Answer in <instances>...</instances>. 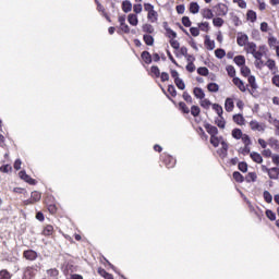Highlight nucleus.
<instances>
[{"label":"nucleus","instance_id":"62","mask_svg":"<svg viewBox=\"0 0 279 279\" xmlns=\"http://www.w3.org/2000/svg\"><path fill=\"white\" fill-rule=\"evenodd\" d=\"M190 34H192L194 37L199 36V28H197V27H191V28H190Z\"/></svg>","mask_w":279,"mask_h":279},{"label":"nucleus","instance_id":"22","mask_svg":"<svg viewBox=\"0 0 279 279\" xmlns=\"http://www.w3.org/2000/svg\"><path fill=\"white\" fill-rule=\"evenodd\" d=\"M142 31H143L145 34H154V32H155L154 26H153L151 24H149V23L143 24Z\"/></svg>","mask_w":279,"mask_h":279},{"label":"nucleus","instance_id":"60","mask_svg":"<svg viewBox=\"0 0 279 279\" xmlns=\"http://www.w3.org/2000/svg\"><path fill=\"white\" fill-rule=\"evenodd\" d=\"M182 23H183L184 27H191V25H192L191 19H189V16H183Z\"/></svg>","mask_w":279,"mask_h":279},{"label":"nucleus","instance_id":"26","mask_svg":"<svg viewBox=\"0 0 279 279\" xmlns=\"http://www.w3.org/2000/svg\"><path fill=\"white\" fill-rule=\"evenodd\" d=\"M143 40H144L145 45H147L148 47L154 46V36H151V35H144L143 36Z\"/></svg>","mask_w":279,"mask_h":279},{"label":"nucleus","instance_id":"4","mask_svg":"<svg viewBox=\"0 0 279 279\" xmlns=\"http://www.w3.org/2000/svg\"><path fill=\"white\" fill-rule=\"evenodd\" d=\"M248 43H250V37L247 36V34H243V33L238 34L236 44L239 45V47L245 48Z\"/></svg>","mask_w":279,"mask_h":279},{"label":"nucleus","instance_id":"1","mask_svg":"<svg viewBox=\"0 0 279 279\" xmlns=\"http://www.w3.org/2000/svg\"><path fill=\"white\" fill-rule=\"evenodd\" d=\"M256 48L257 46L254 41H248L244 47L246 53H251L255 60H263V56L267 52V46H259L258 50Z\"/></svg>","mask_w":279,"mask_h":279},{"label":"nucleus","instance_id":"17","mask_svg":"<svg viewBox=\"0 0 279 279\" xmlns=\"http://www.w3.org/2000/svg\"><path fill=\"white\" fill-rule=\"evenodd\" d=\"M122 12H124L125 14L132 12V2L130 0H124L122 2Z\"/></svg>","mask_w":279,"mask_h":279},{"label":"nucleus","instance_id":"15","mask_svg":"<svg viewBox=\"0 0 279 279\" xmlns=\"http://www.w3.org/2000/svg\"><path fill=\"white\" fill-rule=\"evenodd\" d=\"M268 177L270 180H278L279 168L278 167L270 168V171L268 172Z\"/></svg>","mask_w":279,"mask_h":279},{"label":"nucleus","instance_id":"14","mask_svg":"<svg viewBox=\"0 0 279 279\" xmlns=\"http://www.w3.org/2000/svg\"><path fill=\"white\" fill-rule=\"evenodd\" d=\"M128 21H129L130 25H132L133 27H136V25H138V15H136L134 13H130L128 15Z\"/></svg>","mask_w":279,"mask_h":279},{"label":"nucleus","instance_id":"52","mask_svg":"<svg viewBox=\"0 0 279 279\" xmlns=\"http://www.w3.org/2000/svg\"><path fill=\"white\" fill-rule=\"evenodd\" d=\"M247 19H248V21H251V23H254L256 21V12L248 11L247 12Z\"/></svg>","mask_w":279,"mask_h":279},{"label":"nucleus","instance_id":"8","mask_svg":"<svg viewBox=\"0 0 279 279\" xmlns=\"http://www.w3.org/2000/svg\"><path fill=\"white\" fill-rule=\"evenodd\" d=\"M233 84L241 90V93H245L247 90V86H245V83L239 78V77H233Z\"/></svg>","mask_w":279,"mask_h":279},{"label":"nucleus","instance_id":"37","mask_svg":"<svg viewBox=\"0 0 279 279\" xmlns=\"http://www.w3.org/2000/svg\"><path fill=\"white\" fill-rule=\"evenodd\" d=\"M250 73H252V70H250L247 65H242L241 75H243V77H250Z\"/></svg>","mask_w":279,"mask_h":279},{"label":"nucleus","instance_id":"59","mask_svg":"<svg viewBox=\"0 0 279 279\" xmlns=\"http://www.w3.org/2000/svg\"><path fill=\"white\" fill-rule=\"evenodd\" d=\"M0 171L2 173H10V171H12V166H10V165L2 166V167H0Z\"/></svg>","mask_w":279,"mask_h":279},{"label":"nucleus","instance_id":"53","mask_svg":"<svg viewBox=\"0 0 279 279\" xmlns=\"http://www.w3.org/2000/svg\"><path fill=\"white\" fill-rule=\"evenodd\" d=\"M238 168L240 171H242V173H247V163L246 162H240L238 165Z\"/></svg>","mask_w":279,"mask_h":279},{"label":"nucleus","instance_id":"31","mask_svg":"<svg viewBox=\"0 0 279 279\" xmlns=\"http://www.w3.org/2000/svg\"><path fill=\"white\" fill-rule=\"evenodd\" d=\"M213 110H215V112H217L218 117H223V107H221V105L214 104Z\"/></svg>","mask_w":279,"mask_h":279},{"label":"nucleus","instance_id":"57","mask_svg":"<svg viewBox=\"0 0 279 279\" xmlns=\"http://www.w3.org/2000/svg\"><path fill=\"white\" fill-rule=\"evenodd\" d=\"M133 12H135L136 14H141V12H143V4H141V3L134 4Z\"/></svg>","mask_w":279,"mask_h":279},{"label":"nucleus","instance_id":"56","mask_svg":"<svg viewBox=\"0 0 279 279\" xmlns=\"http://www.w3.org/2000/svg\"><path fill=\"white\" fill-rule=\"evenodd\" d=\"M170 46L172 47V49H180V41L175 40V39H170Z\"/></svg>","mask_w":279,"mask_h":279},{"label":"nucleus","instance_id":"45","mask_svg":"<svg viewBox=\"0 0 279 279\" xmlns=\"http://www.w3.org/2000/svg\"><path fill=\"white\" fill-rule=\"evenodd\" d=\"M201 106L202 108H205V110H208V108H210V106H213V104L210 102V100L208 99H201Z\"/></svg>","mask_w":279,"mask_h":279},{"label":"nucleus","instance_id":"6","mask_svg":"<svg viewBox=\"0 0 279 279\" xmlns=\"http://www.w3.org/2000/svg\"><path fill=\"white\" fill-rule=\"evenodd\" d=\"M23 256L26 260H36V258H38V253L34 250H27L24 251Z\"/></svg>","mask_w":279,"mask_h":279},{"label":"nucleus","instance_id":"23","mask_svg":"<svg viewBox=\"0 0 279 279\" xmlns=\"http://www.w3.org/2000/svg\"><path fill=\"white\" fill-rule=\"evenodd\" d=\"M233 62H235V64L238 66H241V68L245 66V57L244 56H236V57H234Z\"/></svg>","mask_w":279,"mask_h":279},{"label":"nucleus","instance_id":"2","mask_svg":"<svg viewBox=\"0 0 279 279\" xmlns=\"http://www.w3.org/2000/svg\"><path fill=\"white\" fill-rule=\"evenodd\" d=\"M144 10L147 12L148 23H158V11L154 8L151 3H144Z\"/></svg>","mask_w":279,"mask_h":279},{"label":"nucleus","instance_id":"25","mask_svg":"<svg viewBox=\"0 0 279 279\" xmlns=\"http://www.w3.org/2000/svg\"><path fill=\"white\" fill-rule=\"evenodd\" d=\"M142 60H144L146 64H151V54L148 51H143Z\"/></svg>","mask_w":279,"mask_h":279},{"label":"nucleus","instance_id":"13","mask_svg":"<svg viewBox=\"0 0 279 279\" xmlns=\"http://www.w3.org/2000/svg\"><path fill=\"white\" fill-rule=\"evenodd\" d=\"M225 110L227 112H232L234 110V100L232 98H227L225 101Z\"/></svg>","mask_w":279,"mask_h":279},{"label":"nucleus","instance_id":"61","mask_svg":"<svg viewBox=\"0 0 279 279\" xmlns=\"http://www.w3.org/2000/svg\"><path fill=\"white\" fill-rule=\"evenodd\" d=\"M27 276H29L31 279L34 278V276H35L34 268H32V267L26 268L25 277H27Z\"/></svg>","mask_w":279,"mask_h":279},{"label":"nucleus","instance_id":"58","mask_svg":"<svg viewBox=\"0 0 279 279\" xmlns=\"http://www.w3.org/2000/svg\"><path fill=\"white\" fill-rule=\"evenodd\" d=\"M183 99L184 101H186L187 104H193V98L191 97V94H189L187 92L183 93Z\"/></svg>","mask_w":279,"mask_h":279},{"label":"nucleus","instance_id":"12","mask_svg":"<svg viewBox=\"0 0 279 279\" xmlns=\"http://www.w3.org/2000/svg\"><path fill=\"white\" fill-rule=\"evenodd\" d=\"M205 130L210 136H217V134H219V130L217 126H213V124H205Z\"/></svg>","mask_w":279,"mask_h":279},{"label":"nucleus","instance_id":"30","mask_svg":"<svg viewBox=\"0 0 279 279\" xmlns=\"http://www.w3.org/2000/svg\"><path fill=\"white\" fill-rule=\"evenodd\" d=\"M216 125H218L221 130H223L226 128V119H223V116L218 117L215 120Z\"/></svg>","mask_w":279,"mask_h":279},{"label":"nucleus","instance_id":"36","mask_svg":"<svg viewBox=\"0 0 279 279\" xmlns=\"http://www.w3.org/2000/svg\"><path fill=\"white\" fill-rule=\"evenodd\" d=\"M150 73L153 77H160V69L157 65L150 68Z\"/></svg>","mask_w":279,"mask_h":279},{"label":"nucleus","instance_id":"29","mask_svg":"<svg viewBox=\"0 0 279 279\" xmlns=\"http://www.w3.org/2000/svg\"><path fill=\"white\" fill-rule=\"evenodd\" d=\"M190 12L192 14H197L199 12V4L197 2L190 3Z\"/></svg>","mask_w":279,"mask_h":279},{"label":"nucleus","instance_id":"3","mask_svg":"<svg viewBox=\"0 0 279 279\" xmlns=\"http://www.w3.org/2000/svg\"><path fill=\"white\" fill-rule=\"evenodd\" d=\"M250 128L253 132H259L260 134H264L265 130H267V125L265 123H260L256 120H252L250 122Z\"/></svg>","mask_w":279,"mask_h":279},{"label":"nucleus","instance_id":"63","mask_svg":"<svg viewBox=\"0 0 279 279\" xmlns=\"http://www.w3.org/2000/svg\"><path fill=\"white\" fill-rule=\"evenodd\" d=\"M271 82L274 86H277V88H279V74H276L275 76H272Z\"/></svg>","mask_w":279,"mask_h":279},{"label":"nucleus","instance_id":"55","mask_svg":"<svg viewBox=\"0 0 279 279\" xmlns=\"http://www.w3.org/2000/svg\"><path fill=\"white\" fill-rule=\"evenodd\" d=\"M10 278H12V276L10 275V272L8 270L0 271V279H10Z\"/></svg>","mask_w":279,"mask_h":279},{"label":"nucleus","instance_id":"20","mask_svg":"<svg viewBox=\"0 0 279 279\" xmlns=\"http://www.w3.org/2000/svg\"><path fill=\"white\" fill-rule=\"evenodd\" d=\"M193 93H194V96L196 97V99H204V97H206L204 89H202L199 87H195Z\"/></svg>","mask_w":279,"mask_h":279},{"label":"nucleus","instance_id":"64","mask_svg":"<svg viewBox=\"0 0 279 279\" xmlns=\"http://www.w3.org/2000/svg\"><path fill=\"white\" fill-rule=\"evenodd\" d=\"M271 160H272L274 165H277V167H279V155L274 154L271 156Z\"/></svg>","mask_w":279,"mask_h":279},{"label":"nucleus","instance_id":"47","mask_svg":"<svg viewBox=\"0 0 279 279\" xmlns=\"http://www.w3.org/2000/svg\"><path fill=\"white\" fill-rule=\"evenodd\" d=\"M179 108L182 110V112H184V114H189V112H191V109H189L185 102H180Z\"/></svg>","mask_w":279,"mask_h":279},{"label":"nucleus","instance_id":"38","mask_svg":"<svg viewBox=\"0 0 279 279\" xmlns=\"http://www.w3.org/2000/svg\"><path fill=\"white\" fill-rule=\"evenodd\" d=\"M175 86L179 88V90H184L186 88V84H184V81L182 78H178L174 81Z\"/></svg>","mask_w":279,"mask_h":279},{"label":"nucleus","instance_id":"43","mask_svg":"<svg viewBox=\"0 0 279 279\" xmlns=\"http://www.w3.org/2000/svg\"><path fill=\"white\" fill-rule=\"evenodd\" d=\"M233 179L235 180V182H244V178H243V174H241V172L239 171H235L233 172Z\"/></svg>","mask_w":279,"mask_h":279},{"label":"nucleus","instance_id":"40","mask_svg":"<svg viewBox=\"0 0 279 279\" xmlns=\"http://www.w3.org/2000/svg\"><path fill=\"white\" fill-rule=\"evenodd\" d=\"M199 112H202V109H199L198 106H192L191 107V114L192 117H199Z\"/></svg>","mask_w":279,"mask_h":279},{"label":"nucleus","instance_id":"10","mask_svg":"<svg viewBox=\"0 0 279 279\" xmlns=\"http://www.w3.org/2000/svg\"><path fill=\"white\" fill-rule=\"evenodd\" d=\"M19 177L21 180H24V182H27L28 184H36V180L32 179L25 171H20Z\"/></svg>","mask_w":279,"mask_h":279},{"label":"nucleus","instance_id":"28","mask_svg":"<svg viewBox=\"0 0 279 279\" xmlns=\"http://www.w3.org/2000/svg\"><path fill=\"white\" fill-rule=\"evenodd\" d=\"M207 90H209V93H219V84H217V83H209L207 85Z\"/></svg>","mask_w":279,"mask_h":279},{"label":"nucleus","instance_id":"41","mask_svg":"<svg viewBox=\"0 0 279 279\" xmlns=\"http://www.w3.org/2000/svg\"><path fill=\"white\" fill-rule=\"evenodd\" d=\"M264 199L267 204H271V202H274V196H271L269 191H264Z\"/></svg>","mask_w":279,"mask_h":279},{"label":"nucleus","instance_id":"39","mask_svg":"<svg viewBox=\"0 0 279 279\" xmlns=\"http://www.w3.org/2000/svg\"><path fill=\"white\" fill-rule=\"evenodd\" d=\"M226 70H227L229 77H235L236 70L232 65H227Z\"/></svg>","mask_w":279,"mask_h":279},{"label":"nucleus","instance_id":"32","mask_svg":"<svg viewBox=\"0 0 279 279\" xmlns=\"http://www.w3.org/2000/svg\"><path fill=\"white\" fill-rule=\"evenodd\" d=\"M232 137L235 138L236 141H240V138L243 137V131H241V129H234L232 131Z\"/></svg>","mask_w":279,"mask_h":279},{"label":"nucleus","instance_id":"33","mask_svg":"<svg viewBox=\"0 0 279 279\" xmlns=\"http://www.w3.org/2000/svg\"><path fill=\"white\" fill-rule=\"evenodd\" d=\"M247 80L251 88H253V90H256V88H258V85H256V76L250 75Z\"/></svg>","mask_w":279,"mask_h":279},{"label":"nucleus","instance_id":"21","mask_svg":"<svg viewBox=\"0 0 279 279\" xmlns=\"http://www.w3.org/2000/svg\"><path fill=\"white\" fill-rule=\"evenodd\" d=\"M201 14H202L203 19H208V20H210L215 16V14L213 13V10H210V9H203L201 11Z\"/></svg>","mask_w":279,"mask_h":279},{"label":"nucleus","instance_id":"27","mask_svg":"<svg viewBox=\"0 0 279 279\" xmlns=\"http://www.w3.org/2000/svg\"><path fill=\"white\" fill-rule=\"evenodd\" d=\"M44 236H51L53 234V226L47 225L43 230Z\"/></svg>","mask_w":279,"mask_h":279},{"label":"nucleus","instance_id":"50","mask_svg":"<svg viewBox=\"0 0 279 279\" xmlns=\"http://www.w3.org/2000/svg\"><path fill=\"white\" fill-rule=\"evenodd\" d=\"M233 3H236L242 10H245V8H247V2H245V0H233Z\"/></svg>","mask_w":279,"mask_h":279},{"label":"nucleus","instance_id":"16","mask_svg":"<svg viewBox=\"0 0 279 279\" xmlns=\"http://www.w3.org/2000/svg\"><path fill=\"white\" fill-rule=\"evenodd\" d=\"M268 145L269 147H271V149H274L275 151H279V141L274 138V137H270L268 140Z\"/></svg>","mask_w":279,"mask_h":279},{"label":"nucleus","instance_id":"34","mask_svg":"<svg viewBox=\"0 0 279 279\" xmlns=\"http://www.w3.org/2000/svg\"><path fill=\"white\" fill-rule=\"evenodd\" d=\"M257 175H256V172H248L245 177V181L246 182H256L257 180Z\"/></svg>","mask_w":279,"mask_h":279},{"label":"nucleus","instance_id":"51","mask_svg":"<svg viewBox=\"0 0 279 279\" xmlns=\"http://www.w3.org/2000/svg\"><path fill=\"white\" fill-rule=\"evenodd\" d=\"M266 217H268L270 221H276V214L272 213L271 209L266 210Z\"/></svg>","mask_w":279,"mask_h":279},{"label":"nucleus","instance_id":"18","mask_svg":"<svg viewBox=\"0 0 279 279\" xmlns=\"http://www.w3.org/2000/svg\"><path fill=\"white\" fill-rule=\"evenodd\" d=\"M205 47H207L209 51H213V49H215V40H211L210 36L208 35L205 36Z\"/></svg>","mask_w":279,"mask_h":279},{"label":"nucleus","instance_id":"7","mask_svg":"<svg viewBox=\"0 0 279 279\" xmlns=\"http://www.w3.org/2000/svg\"><path fill=\"white\" fill-rule=\"evenodd\" d=\"M43 195L40 194V192H32L31 194V199L29 201H25V204H36V202H40Z\"/></svg>","mask_w":279,"mask_h":279},{"label":"nucleus","instance_id":"11","mask_svg":"<svg viewBox=\"0 0 279 279\" xmlns=\"http://www.w3.org/2000/svg\"><path fill=\"white\" fill-rule=\"evenodd\" d=\"M250 156L253 162H256L257 165H263V156L259 153L252 151Z\"/></svg>","mask_w":279,"mask_h":279},{"label":"nucleus","instance_id":"44","mask_svg":"<svg viewBox=\"0 0 279 279\" xmlns=\"http://www.w3.org/2000/svg\"><path fill=\"white\" fill-rule=\"evenodd\" d=\"M216 58H219L221 60L222 58H226V50L223 49H216L215 50Z\"/></svg>","mask_w":279,"mask_h":279},{"label":"nucleus","instance_id":"24","mask_svg":"<svg viewBox=\"0 0 279 279\" xmlns=\"http://www.w3.org/2000/svg\"><path fill=\"white\" fill-rule=\"evenodd\" d=\"M233 121H234V123H236L238 125H245V118H243L242 114H234V116H233Z\"/></svg>","mask_w":279,"mask_h":279},{"label":"nucleus","instance_id":"49","mask_svg":"<svg viewBox=\"0 0 279 279\" xmlns=\"http://www.w3.org/2000/svg\"><path fill=\"white\" fill-rule=\"evenodd\" d=\"M197 73H198V75H203L204 77H206V75H208V68L201 66L197 69Z\"/></svg>","mask_w":279,"mask_h":279},{"label":"nucleus","instance_id":"54","mask_svg":"<svg viewBox=\"0 0 279 279\" xmlns=\"http://www.w3.org/2000/svg\"><path fill=\"white\" fill-rule=\"evenodd\" d=\"M168 93L171 95V97H175L178 95V92L175 90V86L169 85L168 86Z\"/></svg>","mask_w":279,"mask_h":279},{"label":"nucleus","instance_id":"19","mask_svg":"<svg viewBox=\"0 0 279 279\" xmlns=\"http://www.w3.org/2000/svg\"><path fill=\"white\" fill-rule=\"evenodd\" d=\"M222 141H223V137H218L217 135L210 136V144L214 147H219Z\"/></svg>","mask_w":279,"mask_h":279},{"label":"nucleus","instance_id":"5","mask_svg":"<svg viewBox=\"0 0 279 279\" xmlns=\"http://www.w3.org/2000/svg\"><path fill=\"white\" fill-rule=\"evenodd\" d=\"M118 22L120 23V29L124 34H130V26L125 23V15H120L118 17Z\"/></svg>","mask_w":279,"mask_h":279},{"label":"nucleus","instance_id":"9","mask_svg":"<svg viewBox=\"0 0 279 279\" xmlns=\"http://www.w3.org/2000/svg\"><path fill=\"white\" fill-rule=\"evenodd\" d=\"M218 16H226L228 14V5L225 3H218L216 7Z\"/></svg>","mask_w":279,"mask_h":279},{"label":"nucleus","instance_id":"35","mask_svg":"<svg viewBox=\"0 0 279 279\" xmlns=\"http://www.w3.org/2000/svg\"><path fill=\"white\" fill-rule=\"evenodd\" d=\"M98 274L105 279H114V277L110 272L106 271V269H98Z\"/></svg>","mask_w":279,"mask_h":279},{"label":"nucleus","instance_id":"46","mask_svg":"<svg viewBox=\"0 0 279 279\" xmlns=\"http://www.w3.org/2000/svg\"><path fill=\"white\" fill-rule=\"evenodd\" d=\"M241 138L245 146L252 145V140L250 138V135L243 134Z\"/></svg>","mask_w":279,"mask_h":279},{"label":"nucleus","instance_id":"42","mask_svg":"<svg viewBox=\"0 0 279 279\" xmlns=\"http://www.w3.org/2000/svg\"><path fill=\"white\" fill-rule=\"evenodd\" d=\"M47 274L50 278H58L60 271H58L56 268H51L47 270Z\"/></svg>","mask_w":279,"mask_h":279},{"label":"nucleus","instance_id":"48","mask_svg":"<svg viewBox=\"0 0 279 279\" xmlns=\"http://www.w3.org/2000/svg\"><path fill=\"white\" fill-rule=\"evenodd\" d=\"M213 24L215 25V27H222L223 25V19L221 17H216L213 20Z\"/></svg>","mask_w":279,"mask_h":279}]
</instances>
